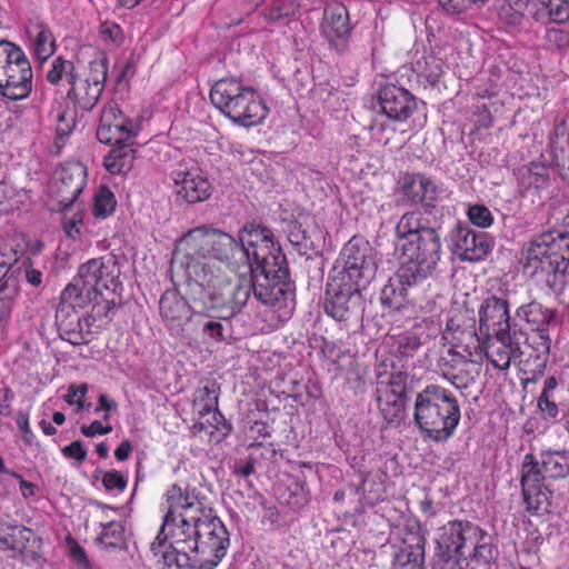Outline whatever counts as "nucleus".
Here are the masks:
<instances>
[{
    "instance_id": "obj_25",
    "label": "nucleus",
    "mask_w": 569,
    "mask_h": 569,
    "mask_svg": "<svg viewBox=\"0 0 569 569\" xmlns=\"http://www.w3.org/2000/svg\"><path fill=\"white\" fill-rule=\"evenodd\" d=\"M466 531L473 532L471 542H467V549H472L468 556V569H497L498 551L492 545L491 536L479 526L465 520Z\"/></svg>"
},
{
    "instance_id": "obj_10",
    "label": "nucleus",
    "mask_w": 569,
    "mask_h": 569,
    "mask_svg": "<svg viewBox=\"0 0 569 569\" xmlns=\"http://www.w3.org/2000/svg\"><path fill=\"white\" fill-rule=\"evenodd\" d=\"M569 266V233L550 230L535 238L527 250L525 270L531 276L563 274Z\"/></svg>"
},
{
    "instance_id": "obj_57",
    "label": "nucleus",
    "mask_w": 569,
    "mask_h": 569,
    "mask_svg": "<svg viewBox=\"0 0 569 569\" xmlns=\"http://www.w3.org/2000/svg\"><path fill=\"white\" fill-rule=\"evenodd\" d=\"M57 210L63 212L62 227H63V230L66 231V233L70 238H77L80 234L81 226L78 222H76L74 220L69 218V212L72 211V207H70L68 209H57Z\"/></svg>"
},
{
    "instance_id": "obj_15",
    "label": "nucleus",
    "mask_w": 569,
    "mask_h": 569,
    "mask_svg": "<svg viewBox=\"0 0 569 569\" xmlns=\"http://www.w3.org/2000/svg\"><path fill=\"white\" fill-rule=\"evenodd\" d=\"M238 242L244 253L240 256L241 264L249 268L271 262L277 253H282L276 246L272 231L260 224H246L239 232Z\"/></svg>"
},
{
    "instance_id": "obj_51",
    "label": "nucleus",
    "mask_w": 569,
    "mask_h": 569,
    "mask_svg": "<svg viewBox=\"0 0 569 569\" xmlns=\"http://www.w3.org/2000/svg\"><path fill=\"white\" fill-rule=\"evenodd\" d=\"M540 309V305L536 302L526 303L517 309V317L526 320L529 323H537Z\"/></svg>"
},
{
    "instance_id": "obj_41",
    "label": "nucleus",
    "mask_w": 569,
    "mask_h": 569,
    "mask_svg": "<svg viewBox=\"0 0 569 569\" xmlns=\"http://www.w3.org/2000/svg\"><path fill=\"white\" fill-rule=\"evenodd\" d=\"M117 201L109 188L102 186L96 193L92 213L97 218L104 219L109 217L116 208Z\"/></svg>"
},
{
    "instance_id": "obj_21",
    "label": "nucleus",
    "mask_w": 569,
    "mask_h": 569,
    "mask_svg": "<svg viewBox=\"0 0 569 569\" xmlns=\"http://www.w3.org/2000/svg\"><path fill=\"white\" fill-rule=\"evenodd\" d=\"M133 128V122L118 106L109 102L101 112L97 138L104 144H123L131 138Z\"/></svg>"
},
{
    "instance_id": "obj_36",
    "label": "nucleus",
    "mask_w": 569,
    "mask_h": 569,
    "mask_svg": "<svg viewBox=\"0 0 569 569\" xmlns=\"http://www.w3.org/2000/svg\"><path fill=\"white\" fill-rule=\"evenodd\" d=\"M32 536V530L27 527L8 526L7 530L0 531V543L7 549L23 552Z\"/></svg>"
},
{
    "instance_id": "obj_43",
    "label": "nucleus",
    "mask_w": 569,
    "mask_h": 569,
    "mask_svg": "<svg viewBox=\"0 0 569 569\" xmlns=\"http://www.w3.org/2000/svg\"><path fill=\"white\" fill-rule=\"evenodd\" d=\"M288 239L300 253H307L311 247V241L299 222H292L289 224Z\"/></svg>"
},
{
    "instance_id": "obj_37",
    "label": "nucleus",
    "mask_w": 569,
    "mask_h": 569,
    "mask_svg": "<svg viewBox=\"0 0 569 569\" xmlns=\"http://www.w3.org/2000/svg\"><path fill=\"white\" fill-rule=\"evenodd\" d=\"M376 396L379 410L387 423H400L405 419L408 399Z\"/></svg>"
},
{
    "instance_id": "obj_64",
    "label": "nucleus",
    "mask_w": 569,
    "mask_h": 569,
    "mask_svg": "<svg viewBox=\"0 0 569 569\" xmlns=\"http://www.w3.org/2000/svg\"><path fill=\"white\" fill-rule=\"evenodd\" d=\"M132 445L129 440H123L119 447L114 450V456L118 460L124 461L129 458L132 451Z\"/></svg>"
},
{
    "instance_id": "obj_16",
    "label": "nucleus",
    "mask_w": 569,
    "mask_h": 569,
    "mask_svg": "<svg viewBox=\"0 0 569 569\" xmlns=\"http://www.w3.org/2000/svg\"><path fill=\"white\" fill-rule=\"evenodd\" d=\"M442 338L450 343L449 348L481 359L483 343L477 332L476 320L468 312H456L448 320Z\"/></svg>"
},
{
    "instance_id": "obj_29",
    "label": "nucleus",
    "mask_w": 569,
    "mask_h": 569,
    "mask_svg": "<svg viewBox=\"0 0 569 569\" xmlns=\"http://www.w3.org/2000/svg\"><path fill=\"white\" fill-rule=\"evenodd\" d=\"M483 350L487 359L499 370H507L510 367L511 359L518 358L522 352L519 343L513 340L511 333L508 339L485 338Z\"/></svg>"
},
{
    "instance_id": "obj_60",
    "label": "nucleus",
    "mask_w": 569,
    "mask_h": 569,
    "mask_svg": "<svg viewBox=\"0 0 569 569\" xmlns=\"http://www.w3.org/2000/svg\"><path fill=\"white\" fill-rule=\"evenodd\" d=\"M14 398V395L11 389L2 388L0 389V415L3 417H8L11 415V402Z\"/></svg>"
},
{
    "instance_id": "obj_47",
    "label": "nucleus",
    "mask_w": 569,
    "mask_h": 569,
    "mask_svg": "<svg viewBox=\"0 0 569 569\" xmlns=\"http://www.w3.org/2000/svg\"><path fill=\"white\" fill-rule=\"evenodd\" d=\"M102 485L106 490L123 491L127 488V478L118 470L106 471L102 475Z\"/></svg>"
},
{
    "instance_id": "obj_1",
    "label": "nucleus",
    "mask_w": 569,
    "mask_h": 569,
    "mask_svg": "<svg viewBox=\"0 0 569 569\" xmlns=\"http://www.w3.org/2000/svg\"><path fill=\"white\" fill-rule=\"evenodd\" d=\"M239 242L229 233L200 226L178 242L171 270L186 278V295L201 310H218L228 320L238 315L250 298L248 283H233L217 264H241Z\"/></svg>"
},
{
    "instance_id": "obj_13",
    "label": "nucleus",
    "mask_w": 569,
    "mask_h": 569,
    "mask_svg": "<svg viewBox=\"0 0 569 569\" xmlns=\"http://www.w3.org/2000/svg\"><path fill=\"white\" fill-rule=\"evenodd\" d=\"M362 288L329 277L326 290L325 311L337 321L359 318L363 311Z\"/></svg>"
},
{
    "instance_id": "obj_54",
    "label": "nucleus",
    "mask_w": 569,
    "mask_h": 569,
    "mask_svg": "<svg viewBox=\"0 0 569 569\" xmlns=\"http://www.w3.org/2000/svg\"><path fill=\"white\" fill-rule=\"evenodd\" d=\"M17 426L22 433V440L26 445H32L34 435L29 425V416L22 411L17 413L16 418Z\"/></svg>"
},
{
    "instance_id": "obj_4",
    "label": "nucleus",
    "mask_w": 569,
    "mask_h": 569,
    "mask_svg": "<svg viewBox=\"0 0 569 569\" xmlns=\"http://www.w3.org/2000/svg\"><path fill=\"white\" fill-rule=\"evenodd\" d=\"M436 221L421 211L403 213L395 228V254L400 266L426 280L436 271L441 257V239Z\"/></svg>"
},
{
    "instance_id": "obj_61",
    "label": "nucleus",
    "mask_w": 569,
    "mask_h": 569,
    "mask_svg": "<svg viewBox=\"0 0 569 569\" xmlns=\"http://www.w3.org/2000/svg\"><path fill=\"white\" fill-rule=\"evenodd\" d=\"M10 476L19 480L21 495L24 498L34 496L36 490H37V486L34 483L27 481L26 479H23V477L20 473L16 472V471L10 472Z\"/></svg>"
},
{
    "instance_id": "obj_28",
    "label": "nucleus",
    "mask_w": 569,
    "mask_h": 569,
    "mask_svg": "<svg viewBox=\"0 0 569 569\" xmlns=\"http://www.w3.org/2000/svg\"><path fill=\"white\" fill-rule=\"evenodd\" d=\"M421 281L412 271H408V269L400 266L395 276L383 286L380 296L381 303L398 309L406 299L408 289Z\"/></svg>"
},
{
    "instance_id": "obj_19",
    "label": "nucleus",
    "mask_w": 569,
    "mask_h": 569,
    "mask_svg": "<svg viewBox=\"0 0 569 569\" xmlns=\"http://www.w3.org/2000/svg\"><path fill=\"white\" fill-rule=\"evenodd\" d=\"M479 330L485 338L508 339L510 333V316L508 302L491 296L483 300L479 311Z\"/></svg>"
},
{
    "instance_id": "obj_11",
    "label": "nucleus",
    "mask_w": 569,
    "mask_h": 569,
    "mask_svg": "<svg viewBox=\"0 0 569 569\" xmlns=\"http://www.w3.org/2000/svg\"><path fill=\"white\" fill-rule=\"evenodd\" d=\"M377 263L370 243L351 238L342 248L330 277L366 289L376 276Z\"/></svg>"
},
{
    "instance_id": "obj_62",
    "label": "nucleus",
    "mask_w": 569,
    "mask_h": 569,
    "mask_svg": "<svg viewBox=\"0 0 569 569\" xmlns=\"http://www.w3.org/2000/svg\"><path fill=\"white\" fill-rule=\"evenodd\" d=\"M223 326L219 321H207L203 325V332L209 335L211 338L216 340H221L223 338Z\"/></svg>"
},
{
    "instance_id": "obj_63",
    "label": "nucleus",
    "mask_w": 569,
    "mask_h": 569,
    "mask_svg": "<svg viewBox=\"0 0 569 569\" xmlns=\"http://www.w3.org/2000/svg\"><path fill=\"white\" fill-rule=\"evenodd\" d=\"M118 407L117 402L111 400L107 395L102 393L99 396L98 406L94 409L96 412L103 410L106 412H110L116 410Z\"/></svg>"
},
{
    "instance_id": "obj_32",
    "label": "nucleus",
    "mask_w": 569,
    "mask_h": 569,
    "mask_svg": "<svg viewBox=\"0 0 569 569\" xmlns=\"http://www.w3.org/2000/svg\"><path fill=\"white\" fill-rule=\"evenodd\" d=\"M117 146L104 158V167L112 174H124L133 164L134 151L124 143Z\"/></svg>"
},
{
    "instance_id": "obj_42",
    "label": "nucleus",
    "mask_w": 569,
    "mask_h": 569,
    "mask_svg": "<svg viewBox=\"0 0 569 569\" xmlns=\"http://www.w3.org/2000/svg\"><path fill=\"white\" fill-rule=\"evenodd\" d=\"M298 8L293 0H278L268 9L267 18L269 21H280L295 16Z\"/></svg>"
},
{
    "instance_id": "obj_20",
    "label": "nucleus",
    "mask_w": 569,
    "mask_h": 569,
    "mask_svg": "<svg viewBox=\"0 0 569 569\" xmlns=\"http://www.w3.org/2000/svg\"><path fill=\"white\" fill-rule=\"evenodd\" d=\"M192 303L194 309H198L200 312H210L211 310H201L198 306H196L184 293V297L180 296L174 290H167L160 298L159 309L162 320L166 322L168 329L172 332V335H181L184 330V325L189 322L191 315V306ZM218 313V318H221V312L214 310Z\"/></svg>"
},
{
    "instance_id": "obj_31",
    "label": "nucleus",
    "mask_w": 569,
    "mask_h": 569,
    "mask_svg": "<svg viewBox=\"0 0 569 569\" xmlns=\"http://www.w3.org/2000/svg\"><path fill=\"white\" fill-rule=\"evenodd\" d=\"M385 342L390 352L399 358L412 357L422 346L420 337L411 331L390 335Z\"/></svg>"
},
{
    "instance_id": "obj_45",
    "label": "nucleus",
    "mask_w": 569,
    "mask_h": 569,
    "mask_svg": "<svg viewBox=\"0 0 569 569\" xmlns=\"http://www.w3.org/2000/svg\"><path fill=\"white\" fill-rule=\"evenodd\" d=\"M546 23H563L569 19V3L566 0H550Z\"/></svg>"
},
{
    "instance_id": "obj_33",
    "label": "nucleus",
    "mask_w": 569,
    "mask_h": 569,
    "mask_svg": "<svg viewBox=\"0 0 569 569\" xmlns=\"http://www.w3.org/2000/svg\"><path fill=\"white\" fill-rule=\"evenodd\" d=\"M412 66L417 74L431 87L436 86L443 74L442 60L431 52L417 59Z\"/></svg>"
},
{
    "instance_id": "obj_53",
    "label": "nucleus",
    "mask_w": 569,
    "mask_h": 569,
    "mask_svg": "<svg viewBox=\"0 0 569 569\" xmlns=\"http://www.w3.org/2000/svg\"><path fill=\"white\" fill-rule=\"evenodd\" d=\"M100 34L106 42L110 43H118L122 39L121 28L116 23H102L100 27Z\"/></svg>"
},
{
    "instance_id": "obj_24",
    "label": "nucleus",
    "mask_w": 569,
    "mask_h": 569,
    "mask_svg": "<svg viewBox=\"0 0 569 569\" xmlns=\"http://www.w3.org/2000/svg\"><path fill=\"white\" fill-rule=\"evenodd\" d=\"M379 104L391 120H407L418 107L417 98L407 89L393 83L385 84L378 92Z\"/></svg>"
},
{
    "instance_id": "obj_5",
    "label": "nucleus",
    "mask_w": 569,
    "mask_h": 569,
    "mask_svg": "<svg viewBox=\"0 0 569 569\" xmlns=\"http://www.w3.org/2000/svg\"><path fill=\"white\" fill-rule=\"evenodd\" d=\"M461 417L459 401L448 389L428 385L417 393L413 420L418 429L436 441L449 439Z\"/></svg>"
},
{
    "instance_id": "obj_2",
    "label": "nucleus",
    "mask_w": 569,
    "mask_h": 569,
    "mask_svg": "<svg viewBox=\"0 0 569 569\" xmlns=\"http://www.w3.org/2000/svg\"><path fill=\"white\" fill-rule=\"evenodd\" d=\"M169 503L161 529L151 543L167 567L214 569L227 555L229 532L194 489L174 483L166 493Z\"/></svg>"
},
{
    "instance_id": "obj_12",
    "label": "nucleus",
    "mask_w": 569,
    "mask_h": 569,
    "mask_svg": "<svg viewBox=\"0 0 569 569\" xmlns=\"http://www.w3.org/2000/svg\"><path fill=\"white\" fill-rule=\"evenodd\" d=\"M473 532L466 531L465 520H453L439 529L431 569H468L467 542Z\"/></svg>"
},
{
    "instance_id": "obj_38",
    "label": "nucleus",
    "mask_w": 569,
    "mask_h": 569,
    "mask_svg": "<svg viewBox=\"0 0 569 569\" xmlns=\"http://www.w3.org/2000/svg\"><path fill=\"white\" fill-rule=\"evenodd\" d=\"M325 24L329 27L338 37L348 32V11L342 3L335 2L325 8Z\"/></svg>"
},
{
    "instance_id": "obj_23",
    "label": "nucleus",
    "mask_w": 569,
    "mask_h": 569,
    "mask_svg": "<svg viewBox=\"0 0 569 569\" xmlns=\"http://www.w3.org/2000/svg\"><path fill=\"white\" fill-rule=\"evenodd\" d=\"M452 252L461 260L478 261L489 251L490 243L485 232H477L469 227L457 224L450 231Z\"/></svg>"
},
{
    "instance_id": "obj_48",
    "label": "nucleus",
    "mask_w": 569,
    "mask_h": 569,
    "mask_svg": "<svg viewBox=\"0 0 569 569\" xmlns=\"http://www.w3.org/2000/svg\"><path fill=\"white\" fill-rule=\"evenodd\" d=\"M76 124V116L72 112H59L57 114L56 131L60 138L68 137Z\"/></svg>"
},
{
    "instance_id": "obj_8",
    "label": "nucleus",
    "mask_w": 569,
    "mask_h": 569,
    "mask_svg": "<svg viewBox=\"0 0 569 569\" xmlns=\"http://www.w3.org/2000/svg\"><path fill=\"white\" fill-rule=\"evenodd\" d=\"M210 100L221 113L243 127L261 123L269 113L260 96L233 78L217 81L210 90Z\"/></svg>"
},
{
    "instance_id": "obj_7",
    "label": "nucleus",
    "mask_w": 569,
    "mask_h": 569,
    "mask_svg": "<svg viewBox=\"0 0 569 569\" xmlns=\"http://www.w3.org/2000/svg\"><path fill=\"white\" fill-rule=\"evenodd\" d=\"M569 477V453L567 451H543L540 459L527 453L521 463L523 500L530 512L547 511L551 492L543 485L546 479Z\"/></svg>"
},
{
    "instance_id": "obj_27",
    "label": "nucleus",
    "mask_w": 569,
    "mask_h": 569,
    "mask_svg": "<svg viewBox=\"0 0 569 569\" xmlns=\"http://www.w3.org/2000/svg\"><path fill=\"white\" fill-rule=\"evenodd\" d=\"M426 543L419 531L405 539L393 555L391 569H425Z\"/></svg>"
},
{
    "instance_id": "obj_50",
    "label": "nucleus",
    "mask_w": 569,
    "mask_h": 569,
    "mask_svg": "<svg viewBox=\"0 0 569 569\" xmlns=\"http://www.w3.org/2000/svg\"><path fill=\"white\" fill-rule=\"evenodd\" d=\"M19 271L20 267L17 266V260L11 262L9 257L0 252V286L4 282L6 279H18Z\"/></svg>"
},
{
    "instance_id": "obj_14",
    "label": "nucleus",
    "mask_w": 569,
    "mask_h": 569,
    "mask_svg": "<svg viewBox=\"0 0 569 569\" xmlns=\"http://www.w3.org/2000/svg\"><path fill=\"white\" fill-rule=\"evenodd\" d=\"M176 187L177 200L193 204L206 201L212 192V187L203 176L202 170L192 160L179 162L169 173Z\"/></svg>"
},
{
    "instance_id": "obj_52",
    "label": "nucleus",
    "mask_w": 569,
    "mask_h": 569,
    "mask_svg": "<svg viewBox=\"0 0 569 569\" xmlns=\"http://www.w3.org/2000/svg\"><path fill=\"white\" fill-rule=\"evenodd\" d=\"M88 391V386L86 383L76 386L71 385L68 389V393L66 395V401L70 405L77 403L79 408L84 407L83 398Z\"/></svg>"
},
{
    "instance_id": "obj_55",
    "label": "nucleus",
    "mask_w": 569,
    "mask_h": 569,
    "mask_svg": "<svg viewBox=\"0 0 569 569\" xmlns=\"http://www.w3.org/2000/svg\"><path fill=\"white\" fill-rule=\"evenodd\" d=\"M62 455L67 458H72L79 463L83 462L87 457V450L83 443L79 440L71 442L62 449Z\"/></svg>"
},
{
    "instance_id": "obj_58",
    "label": "nucleus",
    "mask_w": 569,
    "mask_h": 569,
    "mask_svg": "<svg viewBox=\"0 0 569 569\" xmlns=\"http://www.w3.org/2000/svg\"><path fill=\"white\" fill-rule=\"evenodd\" d=\"M538 408L545 418H556L558 415V407L553 401L549 400V396L541 393L538 398Z\"/></svg>"
},
{
    "instance_id": "obj_9",
    "label": "nucleus",
    "mask_w": 569,
    "mask_h": 569,
    "mask_svg": "<svg viewBox=\"0 0 569 569\" xmlns=\"http://www.w3.org/2000/svg\"><path fill=\"white\" fill-rule=\"evenodd\" d=\"M251 280L239 279L234 283H248L250 292L264 306L276 308L278 311L288 309L289 313L293 307V292L291 283L288 280V269L286 267V257L277 253L271 262L260 266H251Z\"/></svg>"
},
{
    "instance_id": "obj_35",
    "label": "nucleus",
    "mask_w": 569,
    "mask_h": 569,
    "mask_svg": "<svg viewBox=\"0 0 569 569\" xmlns=\"http://www.w3.org/2000/svg\"><path fill=\"white\" fill-rule=\"evenodd\" d=\"M408 373L397 370L390 373L387 381H378L376 395L385 396V398H402L408 399L407 392Z\"/></svg>"
},
{
    "instance_id": "obj_44",
    "label": "nucleus",
    "mask_w": 569,
    "mask_h": 569,
    "mask_svg": "<svg viewBox=\"0 0 569 569\" xmlns=\"http://www.w3.org/2000/svg\"><path fill=\"white\" fill-rule=\"evenodd\" d=\"M19 47L12 42L0 40V89L3 88L2 81L4 80L6 72L12 63Z\"/></svg>"
},
{
    "instance_id": "obj_30",
    "label": "nucleus",
    "mask_w": 569,
    "mask_h": 569,
    "mask_svg": "<svg viewBox=\"0 0 569 569\" xmlns=\"http://www.w3.org/2000/svg\"><path fill=\"white\" fill-rule=\"evenodd\" d=\"M526 4L522 0H503L498 9L500 22L509 32H518L526 28Z\"/></svg>"
},
{
    "instance_id": "obj_39",
    "label": "nucleus",
    "mask_w": 569,
    "mask_h": 569,
    "mask_svg": "<svg viewBox=\"0 0 569 569\" xmlns=\"http://www.w3.org/2000/svg\"><path fill=\"white\" fill-rule=\"evenodd\" d=\"M193 405L198 408L200 416H206L212 410H217L218 393L216 383L198 388L194 392Z\"/></svg>"
},
{
    "instance_id": "obj_17",
    "label": "nucleus",
    "mask_w": 569,
    "mask_h": 569,
    "mask_svg": "<svg viewBox=\"0 0 569 569\" xmlns=\"http://www.w3.org/2000/svg\"><path fill=\"white\" fill-rule=\"evenodd\" d=\"M87 183V168L79 163L61 166L50 186V194L56 200L52 209H68L73 206Z\"/></svg>"
},
{
    "instance_id": "obj_56",
    "label": "nucleus",
    "mask_w": 569,
    "mask_h": 569,
    "mask_svg": "<svg viewBox=\"0 0 569 569\" xmlns=\"http://www.w3.org/2000/svg\"><path fill=\"white\" fill-rule=\"evenodd\" d=\"M443 10L451 14H460L471 8L470 0H438Z\"/></svg>"
},
{
    "instance_id": "obj_49",
    "label": "nucleus",
    "mask_w": 569,
    "mask_h": 569,
    "mask_svg": "<svg viewBox=\"0 0 569 569\" xmlns=\"http://www.w3.org/2000/svg\"><path fill=\"white\" fill-rule=\"evenodd\" d=\"M14 190L4 182L0 183V211L9 213L17 208Z\"/></svg>"
},
{
    "instance_id": "obj_22",
    "label": "nucleus",
    "mask_w": 569,
    "mask_h": 569,
    "mask_svg": "<svg viewBox=\"0 0 569 569\" xmlns=\"http://www.w3.org/2000/svg\"><path fill=\"white\" fill-rule=\"evenodd\" d=\"M32 69L30 61L24 52L19 48L12 63L9 66L3 88L0 94L10 100H22L27 98L32 90Z\"/></svg>"
},
{
    "instance_id": "obj_6",
    "label": "nucleus",
    "mask_w": 569,
    "mask_h": 569,
    "mask_svg": "<svg viewBox=\"0 0 569 569\" xmlns=\"http://www.w3.org/2000/svg\"><path fill=\"white\" fill-rule=\"evenodd\" d=\"M108 76V60L106 57L94 59L87 67L74 66L73 62L61 57L56 58L51 69L47 72V80L58 84L66 78L70 86L67 97L76 109L92 110L104 89Z\"/></svg>"
},
{
    "instance_id": "obj_40",
    "label": "nucleus",
    "mask_w": 569,
    "mask_h": 569,
    "mask_svg": "<svg viewBox=\"0 0 569 569\" xmlns=\"http://www.w3.org/2000/svg\"><path fill=\"white\" fill-rule=\"evenodd\" d=\"M36 31L33 52L39 60H47L54 52L53 34L43 26H38Z\"/></svg>"
},
{
    "instance_id": "obj_18",
    "label": "nucleus",
    "mask_w": 569,
    "mask_h": 569,
    "mask_svg": "<svg viewBox=\"0 0 569 569\" xmlns=\"http://www.w3.org/2000/svg\"><path fill=\"white\" fill-rule=\"evenodd\" d=\"M478 365V358L469 357L455 348H448L437 361L438 372L458 389H465L475 381L478 371L472 367Z\"/></svg>"
},
{
    "instance_id": "obj_46",
    "label": "nucleus",
    "mask_w": 569,
    "mask_h": 569,
    "mask_svg": "<svg viewBox=\"0 0 569 569\" xmlns=\"http://www.w3.org/2000/svg\"><path fill=\"white\" fill-rule=\"evenodd\" d=\"M468 217L472 224L480 228H488L493 222L490 210L483 204L471 206L468 210Z\"/></svg>"
},
{
    "instance_id": "obj_34",
    "label": "nucleus",
    "mask_w": 569,
    "mask_h": 569,
    "mask_svg": "<svg viewBox=\"0 0 569 569\" xmlns=\"http://www.w3.org/2000/svg\"><path fill=\"white\" fill-rule=\"evenodd\" d=\"M97 543L106 550H121L126 547L124 528L120 521H109L101 525V532L96 538Z\"/></svg>"
},
{
    "instance_id": "obj_26",
    "label": "nucleus",
    "mask_w": 569,
    "mask_h": 569,
    "mask_svg": "<svg viewBox=\"0 0 569 569\" xmlns=\"http://www.w3.org/2000/svg\"><path fill=\"white\" fill-rule=\"evenodd\" d=\"M402 189L405 197L412 203H422L426 212L431 213L435 201L438 200L441 190L429 178L421 173L406 174Z\"/></svg>"
},
{
    "instance_id": "obj_3",
    "label": "nucleus",
    "mask_w": 569,
    "mask_h": 569,
    "mask_svg": "<svg viewBox=\"0 0 569 569\" xmlns=\"http://www.w3.org/2000/svg\"><path fill=\"white\" fill-rule=\"evenodd\" d=\"M119 274L117 260L111 256L91 259L79 267L77 277L61 292L56 311V326L62 340L73 346L91 341L94 318L79 316L77 308L96 302L102 290L117 292Z\"/></svg>"
},
{
    "instance_id": "obj_59",
    "label": "nucleus",
    "mask_w": 569,
    "mask_h": 569,
    "mask_svg": "<svg viewBox=\"0 0 569 569\" xmlns=\"http://www.w3.org/2000/svg\"><path fill=\"white\" fill-rule=\"evenodd\" d=\"M81 433L84 437L92 438L97 435H108L112 431L111 426H102V423L98 420H94L89 426H82L81 427Z\"/></svg>"
}]
</instances>
